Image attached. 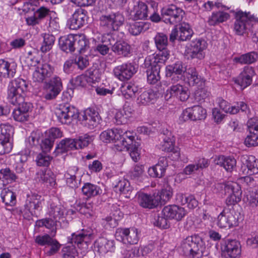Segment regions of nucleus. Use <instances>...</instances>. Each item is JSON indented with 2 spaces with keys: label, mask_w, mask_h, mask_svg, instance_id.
<instances>
[{
  "label": "nucleus",
  "mask_w": 258,
  "mask_h": 258,
  "mask_svg": "<svg viewBox=\"0 0 258 258\" xmlns=\"http://www.w3.org/2000/svg\"><path fill=\"white\" fill-rule=\"evenodd\" d=\"M75 51L84 52L89 48V42L84 35H75Z\"/></svg>",
  "instance_id": "nucleus-41"
},
{
  "label": "nucleus",
  "mask_w": 258,
  "mask_h": 258,
  "mask_svg": "<svg viewBox=\"0 0 258 258\" xmlns=\"http://www.w3.org/2000/svg\"><path fill=\"white\" fill-rule=\"evenodd\" d=\"M87 11L82 9H77L70 19L68 25L71 29L77 30L85 24L87 21Z\"/></svg>",
  "instance_id": "nucleus-20"
},
{
  "label": "nucleus",
  "mask_w": 258,
  "mask_h": 258,
  "mask_svg": "<svg viewBox=\"0 0 258 258\" xmlns=\"http://www.w3.org/2000/svg\"><path fill=\"white\" fill-rule=\"evenodd\" d=\"M100 120L98 112L93 108H89L84 111L81 122L83 126L93 130L98 125Z\"/></svg>",
  "instance_id": "nucleus-15"
},
{
  "label": "nucleus",
  "mask_w": 258,
  "mask_h": 258,
  "mask_svg": "<svg viewBox=\"0 0 258 258\" xmlns=\"http://www.w3.org/2000/svg\"><path fill=\"white\" fill-rule=\"evenodd\" d=\"M123 15L116 13L109 15H103L100 18V25L108 28L110 30H117L123 23Z\"/></svg>",
  "instance_id": "nucleus-11"
},
{
  "label": "nucleus",
  "mask_w": 258,
  "mask_h": 258,
  "mask_svg": "<svg viewBox=\"0 0 258 258\" xmlns=\"http://www.w3.org/2000/svg\"><path fill=\"white\" fill-rule=\"evenodd\" d=\"M147 25L143 22H136L130 24L129 32L133 35H138L147 29Z\"/></svg>",
  "instance_id": "nucleus-52"
},
{
  "label": "nucleus",
  "mask_w": 258,
  "mask_h": 258,
  "mask_svg": "<svg viewBox=\"0 0 258 258\" xmlns=\"http://www.w3.org/2000/svg\"><path fill=\"white\" fill-rule=\"evenodd\" d=\"M159 66L152 64L151 67H146L147 69L146 71L147 81L150 84H155L160 80V72L161 68Z\"/></svg>",
  "instance_id": "nucleus-38"
},
{
  "label": "nucleus",
  "mask_w": 258,
  "mask_h": 258,
  "mask_svg": "<svg viewBox=\"0 0 258 258\" xmlns=\"http://www.w3.org/2000/svg\"><path fill=\"white\" fill-rule=\"evenodd\" d=\"M78 171V167L73 166L69 167L67 172L65 174L67 184L73 188L78 187L76 176Z\"/></svg>",
  "instance_id": "nucleus-43"
},
{
  "label": "nucleus",
  "mask_w": 258,
  "mask_h": 258,
  "mask_svg": "<svg viewBox=\"0 0 258 258\" xmlns=\"http://www.w3.org/2000/svg\"><path fill=\"white\" fill-rule=\"evenodd\" d=\"M75 35L73 34L62 36L59 39V45L60 49L67 53L75 51Z\"/></svg>",
  "instance_id": "nucleus-33"
},
{
  "label": "nucleus",
  "mask_w": 258,
  "mask_h": 258,
  "mask_svg": "<svg viewBox=\"0 0 258 258\" xmlns=\"http://www.w3.org/2000/svg\"><path fill=\"white\" fill-rule=\"evenodd\" d=\"M111 50L117 55L126 57L131 52V47L125 41H118L112 45Z\"/></svg>",
  "instance_id": "nucleus-34"
},
{
  "label": "nucleus",
  "mask_w": 258,
  "mask_h": 258,
  "mask_svg": "<svg viewBox=\"0 0 258 258\" xmlns=\"http://www.w3.org/2000/svg\"><path fill=\"white\" fill-rule=\"evenodd\" d=\"M234 17V30L238 35H242L246 32L250 23L258 22V18L250 12L238 10L235 12Z\"/></svg>",
  "instance_id": "nucleus-4"
},
{
  "label": "nucleus",
  "mask_w": 258,
  "mask_h": 258,
  "mask_svg": "<svg viewBox=\"0 0 258 258\" xmlns=\"http://www.w3.org/2000/svg\"><path fill=\"white\" fill-rule=\"evenodd\" d=\"M254 74V70L251 67L246 66L235 80V83L239 85L241 89H243L251 84L252 78Z\"/></svg>",
  "instance_id": "nucleus-23"
},
{
  "label": "nucleus",
  "mask_w": 258,
  "mask_h": 258,
  "mask_svg": "<svg viewBox=\"0 0 258 258\" xmlns=\"http://www.w3.org/2000/svg\"><path fill=\"white\" fill-rule=\"evenodd\" d=\"M229 16L228 13L221 11L213 13L209 18L208 23L210 25L215 26L218 23L226 21L229 19Z\"/></svg>",
  "instance_id": "nucleus-44"
},
{
  "label": "nucleus",
  "mask_w": 258,
  "mask_h": 258,
  "mask_svg": "<svg viewBox=\"0 0 258 258\" xmlns=\"http://www.w3.org/2000/svg\"><path fill=\"white\" fill-rule=\"evenodd\" d=\"M136 72L135 67L131 62L122 63L116 66L113 69L114 76L121 81L130 80Z\"/></svg>",
  "instance_id": "nucleus-14"
},
{
  "label": "nucleus",
  "mask_w": 258,
  "mask_h": 258,
  "mask_svg": "<svg viewBox=\"0 0 258 258\" xmlns=\"http://www.w3.org/2000/svg\"><path fill=\"white\" fill-rule=\"evenodd\" d=\"M186 78L190 86L197 85L202 81L201 77L199 75L195 68H190L187 70Z\"/></svg>",
  "instance_id": "nucleus-47"
},
{
  "label": "nucleus",
  "mask_w": 258,
  "mask_h": 258,
  "mask_svg": "<svg viewBox=\"0 0 258 258\" xmlns=\"http://www.w3.org/2000/svg\"><path fill=\"white\" fill-rule=\"evenodd\" d=\"M241 170L243 174H254L258 173V159L253 156H249L245 162L241 166Z\"/></svg>",
  "instance_id": "nucleus-31"
},
{
  "label": "nucleus",
  "mask_w": 258,
  "mask_h": 258,
  "mask_svg": "<svg viewBox=\"0 0 258 258\" xmlns=\"http://www.w3.org/2000/svg\"><path fill=\"white\" fill-rule=\"evenodd\" d=\"M138 91V87L134 84H124L121 87L122 95L127 99L134 97Z\"/></svg>",
  "instance_id": "nucleus-45"
},
{
  "label": "nucleus",
  "mask_w": 258,
  "mask_h": 258,
  "mask_svg": "<svg viewBox=\"0 0 258 258\" xmlns=\"http://www.w3.org/2000/svg\"><path fill=\"white\" fill-rule=\"evenodd\" d=\"M33 13V25L39 24L43 20L49 15V9L43 5L39 6Z\"/></svg>",
  "instance_id": "nucleus-42"
},
{
  "label": "nucleus",
  "mask_w": 258,
  "mask_h": 258,
  "mask_svg": "<svg viewBox=\"0 0 258 258\" xmlns=\"http://www.w3.org/2000/svg\"><path fill=\"white\" fill-rule=\"evenodd\" d=\"M219 107L225 112L234 114L238 112V108L236 106H231L227 101L224 100H221L219 102Z\"/></svg>",
  "instance_id": "nucleus-58"
},
{
  "label": "nucleus",
  "mask_w": 258,
  "mask_h": 258,
  "mask_svg": "<svg viewBox=\"0 0 258 258\" xmlns=\"http://www.w3.org/2000/svg\"><path fill=\"white\" fill-rule=\"evenodd\" d=\"M100 190L97 185L90 183H85L82 188L83 194L88 198L98 195Z\"/></svg>",
  "instance_id": "nucleus-46"
},
{
  "label": "nucleus",
  "mask_w": 258,
  "mask_h": 258,
  "mask_svg": "<svg viewBox=\"0 0 258 258\" xmlns=\"http://www.w3.org/2000/svg\"><path fill=\"white\" fill-rule=\"evenodd\" d=\"M65 211L64 208L61 205L56 206L51 205L49 211V215L56 220L57 218L59 219L63 216Z\"/></svg>",
  "instance_id": "nucleus-55"
},
{
  "label": "nucleus",
  "mask_w": 258,
  "mask_h": 258,
  "mask_svg": "<svg viewBox=\"0 0 258 258\" xmlns=\"http://www.w3.org/2000/svg\"><path fill=\"white\" fill-rule=\"evenodd\" d=\"M75 139L76 149H82L87 147L91 141V138L85 135Z\"/></svg>",
  "instance_id": "nucleus-60"
},
{
  "label": "nucleus",
  "mask_w": 258,
  "mask_h": 258,
  "mask_svg": "<svg viewBox=\"0 0 258 258\" xmlns=\"http://www.w3.org/2000/svg\"><path fill=\"white\" fill-rule=\"evenodd\" d=\"M95 248L97 252L104 255L108 252H114L115 249V242L113 240L108 239L104 237H100L95 242Z\"/></svg>",
  "instance_id": "nucleus-21"
},
{
  "label": "nucleus",
  "mask_w": 258,
  "mask_h": 258,
  "mask_svg": "<svg viewBox=\"0 0 258 258\" xmlns=\"http://www.w3.org/2000/svg\"><path fill=\"white\" fill-rule=\"evenodd\" d=\"M249 135L245 140V144L247 147L258 145V119H251L248 122Z\"/></svg>",
  "instance_id": "nucleus-25"
},
{
  "label": "nucleus",
  "mask_w": 258,
  "mask_h": 258,
  "mask_svg": "<svg viewBox=\"0 0 258 258\" xmlns=\"http://www.w3.org/2000/svg\"><path fill=\"white\" fill-rule=\"evenodd\" d=\"M189 96V93L186 87L179 84L173 85L166 91L165 98L168 100L172 97H176L181 101H186Z\"/></svg>",
  "instance_id": "nucleus-17"
},
{
  "label": "nucleus",
  "mask_w": 258,
  "mask_h": 258,
  "mask_svg": "<svg viewBox=\"0 0 258 258\" xmlns=\"http://www.w3.org/2000/svg\"><path fill=\"white\" fill-rule=\"evenodd\" d=\"M13 132V127L10 124L0 125V155L9 153L12 151L13 144L10 139Z\"/></svg>",
  "instance_id": "nucleus-6"
},
{
  "label": "nucleus",
  "mask_w": 258,
  "mask_h": 258,
  "mask_svg": "<svg viewBox=\"0 0 258 258\" xmlns=\"http://www.w3.org/2000/svg\"><path fill=\"white\" fill-rule=\"evenodd\" d=\"M116 240L126 244H136L139 240L138 229L132 228H118L115 232Z\"/></svg>",
  "instance_id": "nucleus-8"
},
{
  "label": "nucleus",
  "mask_w": 258,
  "mask_h": 258,
  "mask_svg": "<svg viewBox=\"0 0 258 258\" xmlns=\"http://www.w3.org/2000/svg\"><path fill=\"white\" fill-rule=\"evenodd\" d=\"M162 215L169 219L180 220L185 215L184 209L173 205L165 207L162 210Z\"/></svg>",
  "instance_id": "nucleus-27"
},
{
  "label": "nucleus",
  "mask_w": 258,
  "mask_h": 258,
  "mask_svg": "<svg viewBox=\"0 0 258 258\" xmlns=\"http://www.w3.org/2000/svg\"><path fill=\"white\" fill-rule=\"evenodd\" d=\"M206 249L205 244L202 238L198 235L188 236L181 244V252L188 258H200Z\"/></svg>",
  "instance_id": "nucleus-2"
},
{
  "label": "nucleus",
  "mask_w": 258,
  "mask_h": 258,
  "mask_svg": "<svg viewBox=\"0 0 258 258\" xmlns=\"http://www.w3.org/2000/svg\"><path fill=\"white\" fill-rule=\"evenodd\" d=\"M28 82L18 78L11 81L8 86L7 99L9 102L13 105H21L13 112V118L17 121H26L29 117L28 111L29 106L25 102L26 94L28 91Z\"/></svg>",
  "instance_id": "nucleus-1"
},
{
  "label": "nucleus",
  "mask_w": 258,
  "mask_h": 258,
  "mask_svg": "<svg viewBox=\"0 0 258 258\" xmlns=\"http://www.w3.org/2000/svg\"><path fill=\"white\" fill-rule=\"evenodd\" d=\"M0 173L3 176L2 178L8 182H12L16 179L15 174L9 168L2 169Z\"/></svg>",
  "instance_id": "nucleus-62"
},
{
  "label": "nucleus",
  "mask_w": 258,
  "mask_h": 258,
  "mask_svg": "<svg viewBox=\"0 0 258 258\" xmlns=\"http://www.w3.org/2000/svg\"><path fill=\"white\" fill-rule=\"evenodd\" d=\"M52 159V157L49 156L46 153L42 152L39 153L36 159V162L39 166H48Z\"/></svg>",
  "instance_id": "nucleus-57"
},
{
  "label": "nucleus",
  "mask_w": 258,
  "mask_h": 258,
  "mask_svg": "<svg viewBox=\"0 0 258 258\" xmlns=\"http://www.w3.org/2000/svg\"><path fill=\"white\" fill-rule=\"evenodd\" d=\"M48 245L51 246L49 250L46 252V254L49 256L56 253L60 247V244L59 242L56 239H53L52 238Z\"/></svg>",
  "instance_id": "nucleus-63"
},
{
  "label": "nucleus",
  "mask_w": 258,
  "mask_h": 258,
  "mask_svg": "<svg viewBox=\"0 0 258 258\" xmlns=\"http://www.w3.org/2000/svg\"><path fill=\"white\" fill-rule=\"evenodd\" d=\"M167 218L165 216H160L158 214H155L152 222L156 226L163 229H166L169 227Z\"/></svg>",
  "instance_id": "nucleus-56"
},
{
  "label": "nucleus",
  "mask_w": 258,
  "mask_h": 258,
  "mask_svg": "<svg viewBox=\"0 0 258 258\" xmlns=\"http://www.w3.org/2000/svg\"><path fill=\"white\" fill-rule=\"evenodd\" d=\"M55 41V37L53 35L49 34H44L43 35V44L40 49L43 52L49 51L52 47Z\"/></svg>",
  "instance_id": "nucleus-51"
},
{
  "label": "nucleus",
  "mask_w": 258,
  "mask_h": 258,
  "mask_svg": "<svg viewBox=\"0 0 258 258\" xmlns=\"http://www.w3.org/2000/svg\"><path fill=\"white\" fill-rule=\"evenodd\" d=\"M17 64L14 61L9 62L4 59H0V78H13L16 73Z\"/></svg>",
  "instance_id": "nucleus-26"
},
{
  "label": "nucleus",
  "mask_w": 258,
  "mask_h": 258,
  "mask_svg": "<svg viewBox=\"0 0 258 258\" xmlns=\"http://www.w3.org/2000/svg\"><path fill=\"white\" fill-rule=\"evenodd\" d=\"M184 11L175 5H171L163 10L162 13V20L166 24L175 25L182 20Z\"/></svg>",
  "instance_id": "nucleus-9"
},
{
  "label": "nucleus",
  "mask_w": 258,
  "mask_h": 258,
  "mask_svg": "<svg viewBox=\"0 0 258 258\" xmlns=\"http://www.w3.org/2000/svg\"><path fill=\"white\" fill-rule=\"evenodd\" d=\"M154 41L157 48L161 50L167 47L168 37L163 33H158L154 37Z\"/></svg>",
  "instance_id": "nucleus-49"
},
{
  "label": "nucleus",
  "mask_w": 258,
  "mask_h": 258,
  "mask_svg": "<svg viewBox=\"0 0 258 258\" xmlns=\"http://www.w3.org/2000/svg\"><path fill=\"white\" fill-rule=\"evenodd\" d=\"M75 139L66 138L62 140L56 147L54 153L57 156L58 154H62L68 151L76 149Z\"/></svg>",
  "instance_id": "nucleus-35"
},
{
  "label": "nucleus",
  "mask_w": 258,
  "mask_h": 258,
  "mask_svg": "<svg viewBox=\"0 0 258 258\" xmlns=\"http://www.w3.org/2000/svg\"><path fill=\"white\" fill-rule=\"evenodd\" d=\"M231 193L227 198L226 203L228 206L234 205L241 200V191L238 184L234 183L233 187L230 189Z\"/></svg>",
  "instance_id": "nucleus-36"
},
{
  "label": "nucleus",
  "mask_w": 258,
  "mask_h": 258,
  "mask_svg": "<svg viewBox=\"0 0 258 258\" xmlns=\"http://www.w3.org/2000/svg\"><path fill=\"white\" fill-rule=\"evenodd\" d=\"M63 258H76L78 253L76 248L73 246H68L62 249Z\"/></svg>",
  "instance_id": "nucleus-61"
},
{
  "label": "nucleus",
  "mask_w": 258,
  "mask_h": 258,
  "mask_svg": "<svg viewBox=\"0 0 258 258\" xmlns=\"http://www.w3.org/2000/svg\"><path fill=\"white\" fill-rule=\"evenodd\" d=\"M185 71V68L181 61H178L173 65H169L166 68L167 76L171 78L173 83L178 81L181 78L179 75H182Z\"/></svg>",
  "instance_id": "nucleus-29"
},
{
  "label": "nucleus",
  "mask_w": 258,
  "mask_h": 258,
  "mask_svg": "<svg viewBox=\"0 0 258 258\" xmlns=\"http://www.w3.org/2000/svg\"><path fill=\"white\" fill-rule=\"evenodd\" d=\"M216 165L223 167L227 171L231 172L236 167V161L231 156H219L215 159Z\"/></svg>",
  "instance_id": "nucleus-32"
},
{
  "label": "nucleus",
  "mask_w": 258,
  "mask_h": 258,
  "mask_svg": "<svg viewBox=\"0 0 258 258\" xmlns=\"http://www.w3.org/2000/svg\"><path fill=\"white\" fill-rule=\"evenodd\" d=\"M159 53L154 55H151L147 56L144 61L145 67H151L152 64L162 68L166 61L169 58L170 53L169 51L167 49V48L159 50Z\"/></svg>",
  "instance_id": "nucleus-19"
},
{
  "label": "nucleus",
  "mask_w": 258,
  "mask_h": 258,
  "mask_svg": "<svg viewBox=\"0 0 258 258\" xmlns=\"http://www.w3.org/2000/svg\"><path fill=\"white\" fill-rule=\"evenodd\" d=\"M258 59V54L255 51H251L234 58V61L242 64H250Z\"/></svg>",
  "instance_id": "nucleus-39"
},
{
  "label": "nucleus",
  "mask_w": 258,
  "mask_h": 258,
  "mask_svg": "<svg viewBox=\"0 0 258 258\" xmlns=\"http://www.w3.org/2000/svg\"><path fill=\"white\" fill-rule=\"evenodd\" d=\"M193 33L189 25L183 23L180 24L179 30L177 27L172 29L170 34L169 40L172 42H174L176 39L182 41H186L191 37Z\"/></svg>",
  "instance_id": "nucleus-12"
},
{
  "label": "nucleus",
  "mask_w": 258,
  "mask_h": 258,
  "mask_svg": "<svg viewBox=\"0 0 258 258\" xmlns=\"http://www.w3.org/2000/svg\"><path fill=\"white\" fill-rule=\"evenodd\" d=\"M156 196H158L160 199H159V204L161 205L164 204L165 202L168 201L172 196V190L170 187H166L163 189L161 192L156 193Z\"/></svg>",
  "instance_id": "nucleus-54"
},
{
  "label": "nucleus",
  "mask_w": 258,
  "mask_h": 258,
  "mask_svg": "<svg viewBox=\"0 0 258 258\" xmlns=\"http://www.w3.org/2000/svg\"><path fill=\"white\" fill-rule=\"evenodd\" d=\"M120 133H122V130L120 128L107 130L101 133L100 135V139L105 143L113 142L114 140H117L120 138Z\"/></svg>",
  "instance_id": "nucleus-37"
},
{
  "label": "nucleus",
  "mask_w": 258,
  "mask_h": 258,
  "mask_svg": "<svg viewBox=\"0 0 258 258\" xmlns=\"http://www.w3.org/2000/svg\"><path fill=\"white\" fill-rule=\"evenodd\" d=\"M239 214L233 209H224L217 218V225L221 228H230L238 224Z\"/></svg>",
  "instance_id": "nucleus-5"
},
{
  "label": "nucleus",
  "mask_w": 258,
  "mask_h": 258,
  "mask_svg": "<svg viewBox=\"0 0 258 258\" xmlns=\"http://www.w3.org/2000/svg\"><path fill=\"white\" fill-rule=\"evenodd\" d=\"M150 14V9L146 4L139 2L138 5L134 6L133 10L130 12L131 19L134 21L143 20L147 18Z\"/></svg>",
  "instance_id": "nucleus-28"
},
{
  "label": "nucleus",
  "mask_w": 258,
  "mask_h": 258,
  "mask_svg": "<svg viewBox=\"0 0 258 258\" xmlns=\"http://www.w3.org/2000/svg\"><path fill=\"white\" fill-rule=\"evenodd\" d=\"M206 117V110L202 106L196 105L183 110L180 119L184 121L188 120H198L205 119Z\"/></svg>",
  "instance_id": "nucleus-13"
},
{
  "label": "nucleus",
  "mask_w": 258,
  "mask_h": 258,
  "mask_svg": "<svg viewBox=\"0 0 258 258\" xmlns=\"http://www.w3.org/2000/svg\"><path fill=\"white\" fill-rule=\"evenodd\" d=\"M120 137L117 140L113 141L114 150L118 151H126L131 149V146L133 144L134 136L127 135V132L120 133Z\"/></svg>",
  "instance_id": "nucleus-22"
},
{
  "label": "nucleus",
  "mask_w": 258,
  "mask_h": 258,
  "mask_svg": "<svg viewBox=\"0 0 258 258\" xmlns=\"http://www.w3.org/2000/svg\"><path fill=\"white\" fill-rule=\"evenodd\" d=\"M98 71L96 70H94L92 71L89 72V76L86 75H80L76 77L75 79H72V83L75 87H85L87 84L89 82H91L92 81H96L97 74Z\"/></svg>",
  "instance_id": "nucleus-30"
},
{
  "label": "nucleus",
  "mask_w": 258,
  "mask_h": 258,
  "mask_svg": "<svg viewBox=\"0 0 258 258\" xmlns=\"http://www.w3.org/2000/svg\"><path fill=\"white\" fill-rule=\"evenodd\" d=\"M207 47V43L204 39H196L186 46L184 54L188 60L198 62L204 58V50Z\"/></svg>",
  "instance_id": "nucleus-3"
},
{
  "label": "nucleus",
  "mask_w": 258,
  "mask_h": 258,
  "mask_svg": "<svg viewBox=\"0 0 258 258\" xmlns=\"http://www.w3.org/2000/svg\"><path fill=\"white\" fill-rule=\"evenodd\" d=\"M155 94L153 92L144 91L138 97L137 102L139 105H147L153 100Z\"/></svg>",
  "instance_id": "nucleus-53"
},
{
  "label": "nucleus",
  "mask_w": 258,
  "mask_h": 258,
  "mask_svg": "<svg viewBox=\"0 0 258 258\" xmlns=\"http://www.w3.org/2000/svg\"><path fill=\"white\" fill-rule=\"evenodd\" d=\"M247 202L251 206L258 205V189L255 192L252 191L246 195Z\"/></svg>",
  "instance_id": "nucleus-64"
},
{
  "label": "nucleus",
  "mask_w": 258,
  "mask_h": 258,
  "mask_svg": "<svg viewBox=\"0 0 258 258\" xmlns=\"http://www.w3.org/2000/svg\"><path fill=\"white\" fill-rule=\"evenodd\" d=\"M165 171L159 165H155L148 169L149 175L152 177L161 178L164 176Z\"/></svg>",
  "instance_id": "nucleus-59"
},
{
  "label": "nucleus",
  "mask_w": 258,
  "mask_h": 258,
  "mask_svg": "<svg viewBox=\"0 0 258 258\" xmlns=\"http://www.w3.org/2000/svg\"><path fill=\"white\" fill-rule=\"evenodd\" d=\"M53 73V69L47 63L37 62L33 65V81L42 83L46 78L50 77Z\"/></svg>",
  "instance_id": "nucleus-16"
},
{
  "label": "nucleus",
  "mask_w": 258,
  "mask_h": 258,
  "mask_svg": "<svg viewBox=\"0 0 258 258\" xmlns=\"http://www.w3.org/2000/svg\"><path fill=\"white\" fill-rule=\"evenodd\" d=\"M26 149L15 156V161L17 162H20L24 163L30 157L31 149L32 148L30 138L26 141Z\"/></svg>",
  "instance_id": "nucleus-48"
},
{
  "label": "nucleus",
  "mask_w": 258,
  "mask_h": 258,
  "mask_svg": "<svg viewBox=\"0 0 258 258\" xmlns=\"http://www.w3.org/2000/svg\"><path fill=\"white\" fill-rule=\"evenodd\" d=\"M114 187L116 190H118L124 194H130L133 190V188L131 186L130 182L123 178L118 181L116 184L114 185Z\"/></svg>",
  "instance_id": "nucleus-50"
},
{
  "label": "nucleus",
  "mask_w": 258,
  "mask_h": 258,
  "mask_svg": "<svg viewBox=\"0 0 258 258\" xmlns=\"http://www.w3.org/2000/svg\"><path fill=\"white\" fill-rule=\"evenodd\" d=\"M62 87L61 79L57 76L52 78L49 83L45 82L43 86L47 91L45 98L48 100L54 98L59 93Z\"/></svg>",
  "instance_id": "nucleus-18"
},
{
  "label": "nucleus",
  "mask_w": 258,
  "mask_h": 258,
  "mask_svg": "<svg viewBox=\"0 0 258 258\" xmlns=\"http://www.w3.org/2000/svg\"><path fill=\"white\" fill-rule=\"evenodd\" d=\"M160 198L156 193L153 195L141 193L138 195L139 205L145 208L153 209L159 204Z\"/></svg>",
  "instance_id": "nucleus-24"
},
{
  "label": "nucleus",
  "mask_w": 258,
  "mask_h": 258,
  "mask_svg": "<svg viewBox=\"0 0 258 258\" xmlns=\"http://www.w3.org/2000/svg\"><path fill=\"white\" fill-rule=\"evenodd\" d=\"M222 255L225 258H239L241 255V245L236 239H228L221 244Z\"/></svg>",
  "instance_id": "nucleus-7"
},
{
  "label": "nucleus",
  "mask_w": 258,
  "mask_h": 258,
  "mask_svg": "<svg viewBox=\"0 0 258 258\" xmlns=\"http://www.w3.org/2000/svg\"><path fill=\"white\" fill-rule=\"evenodd\" d=\"M78 111L69 104L60 105L55 110L58 120L62 124L71 123L73 119L78 117Z\"/></svg>",
  "instance_id": "nucleus-10"
},
{
  "label": "nucleus",
  "mask_w": 258,
  "mask_h": 258,
  "mask_svg": "<svg viewBox=\"0 0 258 258\" xmlns=\"http://www.w3.org/2000/svg\"><path fill=\"white\" fill-rule=\"evenodd\" d=\"M1 197L6 206H14L16 204V195L9 188H5L2 190Z\"/></svg>",
  "instance_id": "nucleus-40"
}]
</instances>
